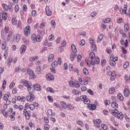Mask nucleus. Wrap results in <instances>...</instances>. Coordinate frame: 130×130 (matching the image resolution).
Wrapping results in <instances>:
<instances>
[{
	"label": "nucleus",
	"instance_id": "3",
	"mask_svg": "<svg viewBox=\"0 0 130 130\" xmlns=\"http://www.w3.org/2000/svg\"><path fill=\"white\" fill-rule=\"evenodd\" d=\"M2 6L3 10L6 12H13L14 11V7L11 5H7L6 4L3 3Z\"/></svg>",
	"mask_w": 130,
	"mask_h": 130
},
{
	"label": "nucleus",
	"instance_id": "43",
	"mask_svg": "<svg viewBox=\"0 0 130 130\" xmlns=\"http://www.w3.org/2000/svg\"><path fill=\"white\" fill-rule=\"evenodd\" d=\"M85 62L88 67H90L91 66V60H89V58H86L85 59Z\"/></svg>",
	"mask_w": 130,
	"mask_h": 130
},
{
	"label": "nucleus",
	"instance_id": "9",
	"mask_svg": "<svg viewBox=\"0 0 130 130\" xmlns=\"http://www.w3.org/2000/svg\"><path fill=\"white\" fill-rule=\"evenodd\" d=\"M100 62V59L99 57H95L92 60H91V64L92 66H95V64H98Z\"/></svg>",
	"mask_w": 130,
	"mask_h": 130
},
{
	"label": "nucleus",
	"instance_id": "5",
	"mask_svg": "<svg viewBox=\"0 0 130 130\" xmlns=\"http://www.w3.org/2000/svg\"><path fill=\"white\" fill-rule=\"evenodd\" d=\"M31 40L34 41V42H41V37L40 35L32 34L31 36Z\"/></svg>",
	"mask_w": 130,
	"mask_h": 130
},
{
	"label": "nucleus",
	"instance_id": "4",
	"mask_svg": "<svg viewBox=\"0 0 130 130\" xmlns=\"http://www.w3.org/2000/svg\"><path fill=\"white\" fill-rule=\"evenodd\" d=\"M4 31L5 33H8V35L7 38V41H10L11 38L13 36V31H10V27L9 26H5L4 28Z\"/></svg>",
	"mask_w": 130,
	"mask_h": 130
},
{
	"label": "nucleus",
	"instance_id": "60",
	"mask_svg": "<svg viewBox=\"0 0 130 130\" xmlns=\"http://www.w3.org/2000/svg\"><path fill=\"white\" fill-rule=\"evenodd\" d=\"M2 112L5 117H8V113L6 111L5 109H3Z\"/></svg>",
	"mask_w": 130,
	"mask_h": 130
},
{
	"label": "nucleus",
	"instance_id": "59",
	"mask_svg": "<svg viewBox=\"0 0 130 130\" xmlns=\"http://www.w3.org/2000/svg\"><path fill=\"white\" fill-rule=\"evenodd\" d=\"M29 109L32 111L34 110L35 109V105L34 104L29 105Z\"/></svg>",
	"mask_w": 130,
	"mask_h": 130
},
{
	"label": "nucleus",
	"instance_id": "57",
	"mask_svg": "<svg viewBox=\"0 0 130 130\" xmlns=\"http://www.w3.org/2000/svg\"><path fill=\"white\" fill-rule=\"evenodd\" d=\"M86 42H85V40H82L79 42V45H80L81 46H84Z\"/></svg>",
	"mask_w": 130,
	"mask_h": 130
},
{
	"label": "nucleus",
	"instance_id": "19",
	"mask_svg": "<svg viewBox=\"0 0 130 130\" xmlns=\"http://www.w3.org/2000/svg\"><path fill=\"white\" fill-rule=\"evenodd\" d=\"M87 108H88L89 110H95V109L96 108V107L95 104H91L87 106Z\"/></svg>",
	"mask_w": 130,
	"mask_h": 130
},
{
	"label": "nucleus",
	"instance_id": "36",
	"mask_svg": "<svg viewBox=\"0 0 130 130\" xmlns=\"http://www.w3.org/2000/svg\"><path fill=\"white\" fill-rule=\"evenodd\" d=\"M117 98L120 100V101H123V95H122V94L121 93H118L117 94Z\"/></svg>",
	"mask_w": 130,
	"mask_h": 130
},
{
	"label": "nucleus",
	"instance_id": "37",
	"mask_svg": "<svg viewBox=\"0 0 130 130\" xmlns=\"http://www.w3.org/2000/svg\"><path fill=\"white\" fill-rule=\"evenodd\" d=\"M61 106L64 109H67V103L63 101L60 102Z\"/></svg>",
	"mask_w": 130,
	"mask_h": 130
},
{
	"label": "nucleus",
	"instance_id": "62",
	"mask_svg": "<svg viewBox=\"0 0 130 130\" xmlns=\"http://www.w3.org/2000/svg\"><path fill=\"white\" fill-rule=\"evenodd\" d=\"M14 11L15 12H19V5H16L14 7Z\"/></svg>",
	"mask_w": 130,
	"mask_h": 130
},
{
	"label": "nucleus",
	"instance_id": "39",
	"mask_svg": "<svg viewBox=\"0 0 130 130\" xmlns=\"http://www.w3.org/2000/svg\"><path fill=\"white\" fill-rule=\"evenodd\" d=\"M76 56H77V55H76V54L71 53L70 54L71 60H72V61H73V60H74L75 59V57H76Z\"/></svg>",
	"mask_w": 130,
	"mask_h": 130
},
{
	"label": "nucleus",
	"instance_id": "64",
	"mask_svg": "<svg viewBox=\"0 0 130 130\" xmlns=\"http://www.w3.org/2000/svg\"><path fill=\"white\" fill-rule=\"evenodd\" d=\"M50 128L49 125L48 124H46L44 125V129L45 130H49Z\"/></svg>",
	"mask_w": 130,
	"mask_h": 130
},
{
	"label": "nucleus",
	"instance_id": "63",
	"mask_svg": "<svg viewBox=\"0 0 130 130\" xmlns=\"http://www.w3.org/2000/svg\"><path fill=\"white\" fill-rule=\"evenodd\" d=\"M83 102L84 104H90V100H89V99L87 98L85 100H84Z\"/></svg>",
	"mask_w": 130,
	"mask_h": 130
},
{
	"label": "nucleus",
	"instance_id": "48",
	"mask_svg": "<svg viewBox=\"0 0 130 130\" xmlns=\"http://www.w3.org/2000/svg\"><path fill=\"white\" fill-rule=\"evenodd\" d=\"M72 92L74 95H79V94H80V92L79 91V90L76 89H73L72 90Z\"/></svg>",
	"mask_w": 130,
	"mask_h": 130
},
{
	"label": "nucleus",
	"instance_id": "22",
	"mask_svg": "<svg viewBox=\"0 0 130 130\" xmlns=\"http://www.w3.org/2000/svg\"><path fill=\"white\" fill-rule=\"evenodd\" d=\"M27 73L28 75H29V76H31V77H32V78L35 77V75H34V72H33V71L30 69H27Z\"/></svg>",
	"mask_w": 130,
	"mask_h": 130
},
{
	"label": "nucleus",
	"instance_id": "7",
	"mask_svg": "<svg viewBox=\"0 0 130 130\" xmlns=\"http://www.w3.org/2000/svg\"><path fill=\"white\" fill-rule=\"evenodd\" d=\"M108 74L109 76H111V81H114L116 78V71H113V72L110 71L108 72Z\"/></svg>",
	"mask_w": 130,
	"mask_h": 130
},
{
	"label": "nucleus",
	"instance_id": "8",
	"mask_svg": "<svg viewBox=\"0 0 130 130\" xmlns=\"http://www.w3.org/2000/svg\"><path fill=\"white\" fill-rule=\"evenodd\" d=\"M29 95H28L26 96V100L27 101H29V102H33L34 101V99H35L36 97L35 95H34V93H29Z\"/></svg>",
	"mask_w": 130,
	"mask_h": 130
},
{
	"label": "nucleus",
	"instance_id": "44",
	"mask_svg": "<svg viewBox=\"0 0 130 130\" xmlns=\"http://www.w3.org/2000/svg\"><path fill=\"white\" fill-rule=\"evenodd\" d=\"M46 91L47 92H49L50 93H54V90H53V88L51 87L47 88Z\"/></svg>",
	"mask_w": 130,
	"mask_h": 130
},
{
	"label": "nucleus",
	"instance_id": "40",
	"mask_svg": "<svg viewBox=\"0 0 130 130\" xmlns=\"http://www.w3.org/2000/svg\"><path fill=\"white\" fill-rule=\"evenodd\" d=\"M48 114L51 115V116H55V113H52V110L51 109L48 110Z\"/></svg>",
	"mask_w": 130,
	"mask_h": 130
},
{
	"label": "nucleus",
	"instance_id": "27",
	"mask_svg": "<svg viewBox=\"0 0 130 130\" xmlns=\"http://www.w3.org/2000/svg\"><path fill=\"white\" fill-rule=\"evenodd\" d=\"M123 93L125 97H128L129 96V90L127 89V88L124 89Z\"/></svg>",
	"mask_w": 130,
	"mask_h": 130
},
{
	"label": "nucleus",
	"instance_id": "34",
	"mask_svg": "<svg viewBox=\"0 0 130 130\" xmlns=\"http://www.w3.org/2000/svg\"><path fill=\"white\" fill-rule=\"evenodd\" d=\"M89 58H90V60H92L93 58H95L96 56H95V53H94V52H91L89 54Z\"/></svg>",
	"mask_w": 130,
	"mask_h": 130
},
{
	"label": "nucleus",
	"instance_id": "14",
	"mask_svg": "<svg viewBox=\"0 0 130 130\" xmlns=\"http://www.w3.org/2000/svg\"><path fill=\"white\" fill-rule=\"evenodd\" d=\"M46 78L48 81H53V80H54V76H53L51 74H47Z\"/></svg>",
	"mask_w": 130,
	"mask_h": 130
},
{
	"label": "nucleus",
	"instance_id": "51",
	"mask_svg": "<svg viewBox=\"0 0 130 130\" xmlns=\"http://www.w3.org/2000/svg\"><path fill=\"white\" fill-rule=\"evenodd\" d=\"M77 123L78 124V125H80L82 127H84V123H83L82 121L78 120L77 121Z\"/></svg>",
	"mask_w": 130,
	"mask_h": 130
},
{
	"label": "nucleus",
	"instance_id": "12",
	"mask_svg": "<svg viewBox=\"0 0 130 130\" xmlns=\"http://www.w3.org/2000/svg\"><path fill=\"white\" fill-rule=\"evenodd\" d=\"M121 45L122 46H125V47H127L128 46V40L126 39L124 41V40L121 39L120 41Z\"/></svg>",
	"mask_w": 130,
	"mask_h": 130
},
{
	"label": "nucleus",
	"instance_id": "30",
	"mask_svg": "<svg viewBox=\"0 0 130 130\" xmlns=\"http://www.w3.org/2000/svg\"><path fill=\"white\" fill-rule=\"evenodd\" d=\"M88 81H89V77H84L83 79V84H82V85H87Z\"/></svg>",
	"mask_w": 130,
	"mask_h": 130
},
{
	"label": "nucleus",
	"instance_id": "31",
	"mask_svg": "<svg viewBox=\"0 0 130 130\" xmlns=\"http://www.w3.org/2000/svg\"><path fill=\"white\" fill-rule=\"evenodd\" d=\"M103 37H104L103 34L100 35L98 38L97 43H100L102 41V40L103 39Z\"/></svg>",
	"mask_w": 130,
	"mask_h": 130
},
{
	"label": "nucleus",
	"instance_id": "25",
	"mask_svg": "<svg viewBox=\"0 0 130 130\" xmlns=\"http://www.w3.org/2000/svg\"><path fill=\"white\" fill-rule=\"evenodd\" d=\"M102 22L103 23H104V24H108L111 22V18H105V19H103L102 20Z\"/></svg>",
	"mask_w": 130,
	"mask_h": 130
},
{
	"label": "nucleus",
	"instance_id": "11",
	"mask_svg": "<svg viewBox=\"0 0 130 130\" xmlns=\"http://www.w3.org/2000/svg\"><path fill=\"white\" fill-rule=\"evenodd\" d=\"M45 12L47 16H50L52 15V11L48 6H46Z\"/></svg>",
	"mask_w": 130,
	"mask_h": 130
},
{
	"label": "nucleus",
	"instance_id": "23",
	"mask_svg": "<svg viewBox=\"0 0 130 130\" xmlns=\"http://www.w3.org/2000/svg\"><path fill=\"white\" fill-rule=\"evenodd\" d=\"M17 23H18V20H17L16 17H13L11 19V23L12 25L16 26L17 25Z\"/></svg>",
	"mask_w": 130,
	"mask_h": 130
},
{
	"label": "nucleus",
	"instance_id": "58",
	"mask_svg": "<svg viewBox=\"0 0 130 130\" xmlns=\"http://www.w3.org/2000/svg\"><path fill=\"white\" fill-rule=\"evenodd\" d=\"M61 45L63 47H64V46H67V41H66V40H63L61 43Z\"/></svg>",
	"mask_w": 130,
	"mask_h": 130
},
{
	"label": "nucleus",
	"instance_id": "32",
	"mask_svg": "<svg viewBox=\"0 0 130 130\" xmlns=\"http://www.w3.org/2000/svg\"><path fill=\"white\" fill-rule=\"evenodd\" d=\"M90 49L91 51H93V52H95V51H97V47L95 44H92Z\"/></svg>",
	"mask_w": 130,
	"mask_h": 130
},
{
	"label": "nucleus",
	"instance_id": "45",
	"mask_svg": "<svg viewBox=\"0 0 130 130\" xmlns=\"http://www.w3.org/2000/svg\"><path fill=\"white\" fill-rule=\"evenodd\" d=\"M101 127L103 130H107L108 128V126L106 124L103 123L101 124Z\"/></svg>",
	"mask_w": 130,
	"mask_h": 130
},
{
	"label": "nucleus",
	"instance_id": "49",
	"mask_svg": "<svg viewBox=\"0 0 130 130\" xmlns=\"http://www.w3.org/2000/svg\"><path fill=\"white\" fill-rule=\"evenodd\" d=\"M115 92V89H114V87H112L110 88L109 89V93L110 94H113V93Z\"/></svg>",
	"mask_w": 130,
	"mask_h": 130
},
{
	"label": "nucleus",
	"instance_id": "10",
	"mask_svg": "<svg viewBox=\"0 0 130 130\" xmlns=\"http://www.w3.org/2000/svg\"><path fill=\"white\" fill-rule=\"evenodd\" d=\"M31 31V28L29 26H26L24 29V33L25 36H29L30 35V32Z\"/></svg>",
	"mask_w": 130,
	"mask_h": 130
},
{
	"label": "nucleus",
	"instance_id": "20",
	"mask_svg": "<svg viewBox=\"0 0 130 130\" xmlns=\"http://www.w3.org/2000/svg\"><path fill=\"white\" fill-rule=\"evenodd\" d=\"M15 116H16V112H13L12 114H10L9 115V118L10 119L11 121H15V119H16Z\"/></svg>",
	"mask_w": 130,
	"mask_h": 130
},
{
	"label": "nucleus",
	"instance_id": "35",
	"mask_svg": "<svg viewBox=\"0 0 130 130\" xmlns=\"http://www.w3.org/2000/svg\"><path fill=\"white\" fill-rule=\"evenodd\" d=\"M39 58L38 56H34V57H31L29 58V60L30 61H35V60H37Z\"/></svg>",
	"mask_w": 130,
	"mask_h": 130
},
{
	"label": "nucleus",
	"instance_id": "29",
	"mask_svg": "<svg viewBox=\"0 0 130 130\" xmlns=\"http://www.w3.org/2000/svg\"><path fill=\"white\" fill-rule=\"evenodd\" d=\"M129 30V24L128 23H125L124 25V32H127Z\"/></svg>",
	"mask_w": 130,
	"mask_h": 130
},
{
	"label": "nucleus",
	"instance_id": "1",
	"mask_svg": "<svg viewBox=\"0 0 130 130\" xmlns=\"http://www.w3.org/2000/svg\"><path fill=\"white\" fill-rule=\"evenodd\" d=\"M21 82L25 87H27V90L29 93H34V92H35V89H34L33 87H32V84L30 81H28L27 80H21Z\"/></svg>",
	"mask_w": 130,
	"mask_h": 130
},
{
	"label": "nucleus",
	"instance_id": "28",
	"mask_svg": "<svg viewBox=\"0 0 130 130\" xmlns=\"http://www.w3.org/2000/svg\"><path fill=\"white\" fill-rule=\"evenodd\" d=\"M16 26L17 28H18V29H20V30H22V22L21 21V20H19L18 21V23H16Z\"/></svg>",
	"mask_w": 130,
	"mask_h": 130
},
{
	"label": "nucleus",
	"instance_id": "61",
	"mask_svg": "<svg viewBox=\"0 0 130 130\" xmlns=\"http://www.w3.org/2000/svg\"><path fill=\"white\" fill-rule=\"evenodd\" d=\"M104 104L106 106H107V105H109V104H110V101H109V100H106L104 101Z\"/></svg>",
	"mask_w": 130,
	"mask_h": 130
},
{
	"label": "nucleus",
	"instance_id": "50",
	"mask_svg": "<svg viewBox=\"0 0 130 130\" xmlns=\"http://www.w3.org/2000/svg\"><path fill=\"white\" fill-rule=\"evenodd\" d=\"M129 66V62H128V61H126L123 64L124 69H127V68H128Z\"/></svg>",
	"mask_w": 130,
	"mask_h": 130
},
{
	"label": "nucleus",
	"instance_id": "18",
	"mask_svg": "<svg viewBox=\"0 0 130 130\" xmlns=\"http://www.w3.org/2000/svg\"><path fill=\"white\" fill-rule=\"evenodd\" d=\"M15 98L17 99V100L18 101H21V102H25L26 100V98L24 96H21L20 95L15 96Z\"/></svg>",
	"mask_w": 130,
	"mask_h": 130
},
{
	"label": "nucleus",
	"instance_id": "21",
	"mask_svg": "<svg viewBox=\"0 0 130 130\" xmlns=\"http://www.w3.org/2000/svg\"><path fill=\"white\" fill-rule=\"evenodd\" d=\"M102 122V121L100 120V119H97L96 120H93V123L95 124V125L97 126L98 127L100 126L99 124Z\"/></svg>",
	"mask_w": 130,
	"mask_h": 130
},
{
	"label": "nucleus",
	"instance_id": "33",
	"mask_svg": "<svg viewBox=\"0 0 130 130\" xmlns=\"http://www.w3.org/2000/svg\"><path fill=\"white\" fill-rule=\"evenodd\" d=\"M71 49L74 53H76L77 52V48H76V46L75 44H73L71 45Z\"/></svg>",
	"mask_w": 130,
	"mask_h": 130
},
{
	"label": "nucleus",
	"instance_id": "38",
	"mask_svg": "<svg viewBox=\"0 0 130 130\" xmlns=\"http://www.w3.org/2000/svg\"><path fill=\"white\" fill-rule=\"evenodd\" d=\"M111 106L113 108H117L118 107V104L115 102H112L111 103Z\"/></svg>",
	"mask_w": 130,
	"mask_h": 130
},
{
	"label": "nucleus",
	"instance_id": "24",
	"mask_svg": "<svg viewBox=\"0 0 130 130\" xmlns=\"http://www.w3.org/2000/svg\"><path fill=\"white\" fill-rule=\"evenodd\" d=\"M34 89H35L37 91H40L41 90V86H40V85L36 83L34 84Z\"/></svg>",
	"mask_w": 130,
	"mask_h": 130
},
{
	"label": "nucleus",
	"instance_id": "47",
	"mask_svg": "<svg viewBox=\"0 0 130 130\" xmlns=\"http://www.w3.org/2000/svg\"><path fill=\"white\" fill-rule=\"evenodd\" d=\"M57 64H58V63L57 62V61H54L52 63V68H56L57 67Z\"/></svg>",
	"mask_w": 130,
	"mask_h": 130
},
{
	"label": "nucleus",
	"instance_id": "54",
	"mask_svg": "<svg viewBox=\"0 0 130 130\" xmlns=\"http://www.w3.org/2000/svg\"><path fill=\"white\" fill-rule=\"evenodd\" d=\"M74 66L73 65V64H69V71L70 72H73V71L74 70Z\"/></svg>",
	"mask_w": 130,
	"mask_h": 130
},
{
	"label": "nucleus",
	"instance_id": "56",
	"mask_svg": "<svg viewBox=\"0 0 130 130\" xmlns=\"http://www.w3.org/2000/svg\"><path fill=\"white\" fill-rule=\"evenodd\" d=\"M83 73L84 75H88V74H89V71H88V69H87L86 68H84L83 70Z\"/></svg>",
	"mask_w": 130,
	"mask_h": 130
},
{
	"label": "nucleus",
	"instance_id": "41",
	"mask_svg": "<svg viewBox=\"0 0 130 130\" xmlns=\"http://www.w3.org/2000/svg\"><path fill=\"white\" fill-rule=\"evenodd\" d=\"M54 57V55H53V54H50L48 58V61H52V60H53Z\"/></svg>",
	"mask_w": 130,
	"mask_h": 130
},
{
	"label": "nucleus",
	"instance_id": "16",
	"mask_svg": "<svg viewBox=\"0 0 130 130\" xmlns=\"http://www.w3.org/2000/svg\"><path fill=\"white\" fill-rule=\"evenodd\" d=\"M27 47L24 45H22L20 49V53L21 54H23V53H25V52L26 51V49Z\"/></svg>",
	"mask_w": 130,
	"mask_h": 130
},
{
	"label": "nucleus",
	"instance_id": "26",
	"mask_svg": "<svg viewBox=\"0 0 130 130\" xmlns=\"http://www.w3.org/2000/svg\"><path fill=\"white\" fill-rule=\"evenodd\" d=\"M2 19H3L4 21H6L8 19V14L7 13V12L5 11L3 12L2 13Z\"/></svg>",
	"mask_w": 130,
	"mask_h": 130
},
{
	"label": "nucleus",
	"instance_id": "52",
	"mask_svg": "<svg viewBox=\"0 0 130 130\" xmlns=\"http://www.w3.org/2000/svg\"><path fill=\"white\" fill-rule=\"evenodd\" d=\"M110 66L112 67H115L116 63L114 61H112V60H110L109 61Z\"/></svg>",
	"mask_w": 130,
	"mask_h": 130
},
{
	"label": "nucleus",
	"instance_id": "55",
	"mask_svg": "<svg viewBox=\"0 0 130 130\" xmlns=\"http://www.w3.org/2000/svg\"><path fill=\"white\" fill-rule=\"evenodd\" d=\"M6 86H7V81L6 80H4L3 84H2L3 89H6Z\"/></svg>",
	"mask_w": 130,
	"mask_h": 130
},
{
	"label": "nucleus",
	"instance_id": "17",
	"mask_svg": "<svg viewBox=\"0 0 130 130\" xmlns=\"http://www.w3.org/2000/svg\"><path fill=\"white\" fill-rule=\"evenodd\" d=\"M126 11H127V6L126 5H124L123 9L120 10V13L122 15L123 14H125V15H126Z\"/></svg>",
	"mask_w": 130,
	"mask_h": 130
},
{
	"label": "nucleus",
	"instance_id": "13",
	"mask_svg": "<svg viewBox=\"0 0 130 130\" xmlns=\"http://www.w3.org/2000/svg\"><path fill=\"white\" fill-rule=\"evenodd\" d=\"M2 49L3 50H7V51L9 50V47L7 46V42L6 41L2 43Z\"/></svg>",
	"mask_w": 130,
	"mask_h": 130
},
{
	"label": "nucleus",
	"instance_id": "42",
	"mask_svg": "<svg viewBox=\"0 0 130 130\" xmlns=\"http://www.w3.org/2000/svg\"><path fill=\"white\" fill-rule=\"evenodd\" d=\"M21 40V35L18 34L16 36V42H19L20 40Z\"/></svg>",
	"mask_w": 130,
	"mask_h": 130
},
{
	"label": "nucleus",
	"instance_id": "53",
	"mask_svg": "<svg viewBox=\"0 0 130 130\" xmlns=\"http://www.w3.org/2000/svg\"><path fill=\"white\" fill-rule=\"evenodd\" d=\"M22 41L25 44H27V43H29V40H27V38L26 37H23Z\"/></svg>",
	"mask_w": 130,
	"mask_h": 130
},
{
	"label": "nucleus",
	"instance_id": "46",
	"mask_svg": "<svg viewBox=\"0 0 130 130\" xmlns=\"http://www.w3.org/2000/svg\"><path fill=\"white\" fill-rule=\"evenodd\" d=\"M38 33L39 34H41V35H44V34H45V31L44 30H42L40 29H39L37 30Z\"/></svg>",
	"mask_w": 130,
	"mask_h": 130
},
{
	"label": "nucleus",
	"instance_id": "15",
	"mask_svg": "<svg viewBox=\"0 0 130 130\" xmlns=\"http://www.w3.org/2000/svg\"><path fill=\"white\" fill-rule=\"evenodd\" d=\"M36 73L38 74V75H41L42 73V69H41V66H38L36 68Z\"/></svg>",
	"mask_w": 130,
	"mask_h": 130
},
{
	"label": "nucleus",
	"instance_id": "6",
	"mask_svg": "<svg viewBox=\"0 0 130 130\" xmlns=\"http://www.w3.org/2000/svg\"><path fill=\"white\" fill-rule=\"evenodd\" d=\"M23 115L25 116L27 120L30 119L31 117V111L27 110L26 109L23 110Z\"/></svg>",
	"mask_w": 130,
	"mask_h": 130
},
{
	"label": "nucleus",
	"instance_id": "2",
	"mask_svg": "<svg viewBox=\"0 0 130 130\" xmlns=\"http://www.w3.org/2000/svg\"><path fill=\"white\" fill-rule=\"evenodd\" d=\"M110 111L113 116L116 117V118H118V119H122L124 117L123 114L122 112H119V111L116 109L110 110Z\"/></svg>",
	"mask_w": 130,
	"mask_h": 130
}]
</instances>
